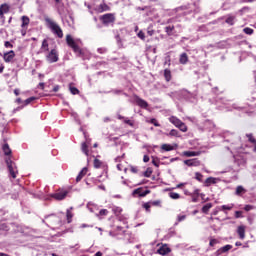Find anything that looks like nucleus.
Wrapping results in <instances>:
<instances>
[{
	"instance_id": "nucleus-1",
	"label": "nucleus",
	"mask_w": 256,
	"mask_h": 256,
	"mask_svg": "<svg viewBox=\"0 0 256 256\" xmlns=\"http://www.w3.org/2000/svg\"><path fill=\"white\" fill-rule=\"evenodd\" d=\"M49 29H51L52 33L54 35H57V37H59V39H63V30L61 29V26H59V24H57L55 21H53L50 18H46L45 19Z\"/></svg>"
},
{
	"instance_id": "nucleus-2",
	"label": "nucleus",
	"mask_w": 256,
	"mask_h": 256,
	"mask_svg": "<svg viewBox=\"0 0 256 256\" xmlns=\"http://www.w3.org/2000/svg\"><path fill=\"white\" fill-rule=\"evenodd\" d=\"M169 121L172 125H175V127L180 129V131L187 133V125H185V123H183L179 118L172 116L169 118Z\"/></svg>"
},
{
	"instance_id": "nucleus-3",
	"label": "nucleus",
	"mask_w": 256,
	"mask_h": 256,
	"mask_svg": "<svg viewBox=\"0 0 256 256\" xmlns=\"http://www.w3.org/2000/svg\"><path fill=\"white\" fill-rule=\"evenodd\" d=\"M6 165L8 167V171L13 179L17 178V165L11 159H6Z\"/></svg>"
},
{
	"instance_id": "nucleus-4",
	"label": "nucleus",
	"mask_w": 256,
	"mask_h": 256,
	"mask_svg": "<svg viewBox=\"0 0 256 256\" xmlns=\"http://www.w3.org/2000/svg\"><path fill=\"white\" fill-rule=\"evenodd\" d=\"M100 21H102L103 25H111V23H115V15L108 13L100 16Z\"/></svg>"
},
{
	"instance_id": "nucleus-5",
	"label": "nucleus",
	"mask_w": 256,
	"mask_h": 256,
	"mask_svg": "<svg viewBox=\"0 0 256 256\" xmlns=\"http://www.w3.org/2000/svg\"><path fill=\"white\" fill-rule=\"evenodd\" d=\"M66 43L69 45V47L73 48V51L75 53H78V55H81V48L77 46V44L75 43V40H73V37H71V35L66 36Z\"/></svg>"
},
{
	"instance_id": "nucleus-6",
	"label": "nucleus",
	"mask_w": 256,
	"mask_h": 256,
	"mask_svg": "<svg viewBox=\"0 0 256 256\" xmlns=\"http://www.w3.org/2000/svg\"><path fill=\"white\" fill-rule=\"evenodd\" d=\"M46 61H48V63H57V61H59V54H57V50L52 49L46 56Z\"/></svg>"
},
{
	"instance_id": "nucleus-7",
	"label": "nucleus",
	"mask_w": 256,
	"mask_h": 256,
	"mask_svg": "<svg viewBox=\"0 0 256 256\" xmlns=\"http://www.w3.org/2000/svg\"><path fill=\"white\" fill-rule=\"evenodd\" d=\"M67 195H69V190H59L58 192L54 193L51 195V197H53V199H56V201H63V199H65V197H67Z\"/></svg>"
},
{
	"instance_id": "nucleus-8",
	"label": "nucleus",
	"mask_w": 256,
	"mask_h": 256,
	"mask_svg": "<svg viewBox=\"0 0 256 256\" xmlns=\"http://www.w3.org/2000/svg\"><path fill=\"white\" fill-rule=\"evenodd\" d=\"M134 103H136V105H138V107H141L142 109H147V107H149V103L141 99L139 96H134Z\"/></svg>"
},
{
	"instance_id": "nucleus-9",
	"label": "nucleus",
	"mask_w": 256,
	"mask_h": 256,
	"mask_svg": "<svg viewBox=\"0 0 256 256\" xmlns=\"http://www.w3.org/2000/svg\"><path fill=\"white\" fill-rule=\"evenodd\" d=\"M151 191L149 190H143V188H137L133 191L132 195H138L139 197H147Z\"/></svg>"
},
{
	"instance_id": "nucleus-10",
	"label": "nucleus",
	"mask_w": 256,
	"mask_h": 256,
	"mask_svg": "<svg viewBox=\"0 0 256 256\" xmlns=\"http://www.w3.org/2000/svg\"><path fill=\"white\" fill-rule=\"evenodd\" d=\"M184 164L187 165L188 167H199L201 165V161H199V159L197 158H194L185 160Z\"/></svg>"
},
{
	"instance_id": "nucleus-11",
	"label": "nucleus",
	"mask_w": 256,
	"mask_h": 256,
	"mask_svg": "<svg viewBox=\"0 0 256 256\" xmlns=\"http://www.w3.org/2000/svg\"><path fill=\"white\" fill-rule=\"evenodd\" d=\"M199 189H195L193 193L189 192V190L185 189L184 190V195H189L190 197H192V203H198V199L197 197H195V195H199Z\"/></svg>"
},
{
	"instance_id": "nucleus-12",
	"label": "nucleus",
	"mask_w": 256,
	"mask_h": 256,
	"mask_svg": "<svg viewBox=\"0 0 256 256\" xmlns=\"http://www.w3.org/2000/svg\"><path fill=\"white\" fill-rule=\"evenodd\" d=\"M14 58H15V52L13 50L6 52L3 55V59L6 63H11V61H13Z\"/></svg>"
},
{
	"instance_id": "nucleus-13",
	"label": "nucleus",
	"mask_w": 256,
	"mask_h": 256,
	"mask_svg": "<svg viewBox=\"0 0 256 256\" xmlns=\"http://www.w3.org/2000/svg\"><path fill=\"white\" fill-rule=\"evenodd\" d=\"M157 253L159 255H169V253H171V248H169V246H167V244L162 245L158 250Z\"/></svg>"
},
{
	"instance_id": "nucleus-14",
	"label": "nucleus",
	"mask_w": 256,
	"mask_h": 256,
	"mask_svg": "<svg viewBox=\"0 0 256 256\" xmlns=\"http://www.w3.org/2000/svg\"><path fill=\"white\" fill-rule=\"evenodd\" d=\"M89 145H91V142L86 138V142L82 143L81 146V150L86 157H89Z\"/></svg>"
},
{
	"instance_id": "nucleus-15",
	"label": "nucleus",
	"mask_w": 256,
	"mask_h": 256,
	"mask_svg": "<svg viewBox=\"0 0 256 256\" xmlns=\"http://www.w3.org/2000/svg\"><path fill=\"white\" fill-rule=\"evenodd\" d=\"M231 249H233V246L231 245H225L224 247H221L220 249H218L215 253L216 256L221 255L222 253H227L228 251H231Z\"/></svg>"
},
{
	"instance_id": "nucleus-16",
	"label": "nucleus",
	"mask_w": 256,
	"mask_h": 256,
	"mask_svg": "<svg viewBox=\"0 0 256 256\" xmlns=\"http://www.w3.org/2000/svg\"><path fill=\"white\" fill-rule=\"evenodd\" d=\"M87 209L90 211V213H97V211H99V206L93 202H89L87 204Z\"/></svg>"
},
{
	"instance_id": "nucleus-17",
	"label": "nucleus",
	"mask_w": 256,
	"mask_h": 256,
	"mask_svg": "<svg viewBox=\"0 0 256 256\" xmlns=\"http://www.w3.org/2000/svg\"><path fill=\"white\" fill-rule=\"evenodd\" d=\"M5 13H9V5L2 4L0 6V18H3V15H5Z\"/></svg>"
},
{
	"instance_id": "nucleus-18",
	"label": "nucleus",
	"mask_w": 256,
	"mask_h": 256,
	"mask_svg": "<svg viewBox=\"0 0 256 256\" xmlns=\"http://www.w3.org/2000/svg\"><path fill=\"white\" fill-rule=\"evenodd\" d=\"M85 175H87V167H84L78 174V176L76 177V181L77 183H79V181H81L83 179V177H85Z\"/></svg>"
},
{
	"instance_id": "nucleus-19",
	"label": "nucleus",
	"mask_w": 256,
	"mask_h": 256,
	"mask_svg": "<svg viewBox=\"0 0 256 256\" xmlns=\"http://www.w3.org/2000/svg\"><path fill=\"white\" fill-rule=\"evenodd\" d=\"M181 65H187L188 61H189V57L187 56V53H182L180 55V59H179Z\"/></svg>"
},
{
	"instance_id": "nucleus-20",
	"label": "nucleus",
	"mask_w": 256,
	"mask_h": 256,
	"mask_svg": "<svg viewBox=\"0 0 256 256\" xmlns=\"http://www.w3.org/2000/svg\"><path fill=\"white\" fill-rule=\"evenodd\" d=\"M237 232L240 239H245V226H239Z\"/></svg>"
},
{
	"instance_id": "nucleus-21",
	"label": "nucleus",
	"mask_w": 256,
	"mask_h": 256,
	"mask_svg": "<svg viewBox=\"0 0 256 256\" xmlns=\"http://www.w3.org/2000/svg\"><path fill=\"white\" fill-rule=\"evenodd\" d=\"M113 213L119 217L121 213H123V209L121 207L114 206L112 208Z\"/></svg>"
},
{
	"instance_id": "nucleus-22",
	"label": "nucleus",
	"mask_w": 256,
	"mask_h": 256,
	"mask_svg": "<svg viewBox=\"0 0 256 256\" xmlns=\"http://www.w3.org/2000/svg\"><path fill=\"white\" fill-rule=\"evenodd\" d=\"M175 149L171 144H163L161 146L162 151H173Z\"/></svg>"
},
{
	"instance_id": "nucleus-23",
	"label": "nucleus",
	"mask_w": 256,
	"mask_h": 256,
	"mask_svg": "<svg viewBox=\"0 0 256 256\" xmlns=\"http://www.w3.org/2000/svg\"><path fill=\"white\" fill-rule=\"evenodd\" d=\"M185 157H198L200 155L199 152L186 151L184 152Z\"/></svg>"
},
{
	"instance_id": "nucleus-24",
	"label": "nucleus",
	"mask_w": 256,
	"mask_h": 256,
	"mask_svg": "<svg viewBox=\"0 0 256 256\" xmlns=\"http://www.w3.org/2000/svg\"><path fill=\"white\" fill-rule=\"evenodd\" d=\"M42 51H49V42H47V39H44L41 46Z\"/></svg>"
},
{
	"instance_id": "nucleus-25",
	"label": "nucleus",
	"mask_w": 256,
	"mask_h": 256,
	"mask_svg": "<svg viewBox=\"0 0 256 256\" xmlns=\"http://www.w3.org/2000/svg\"><path fill=\"white\" fill-rule=\"evenodd\" d=\"M71 210H73V207H71L70 209H68V210H67V213H66V217H67L68 223H71V219H73V213H71Z\"/></svg>"
},
{
	"instance_id": "nucleus-26",
	"label": "nucleus",
	"mask_w": 256,
	"mask_h": 256,
	"mask_svg": "<svg viewBox=\"0 0 256 256\" xmlns=\"http://www.w3.org/2000/svg\"><path fill=\"white\" fill-rule=\"evenodd\" d=\"M21 19H22V27H27V25H29V23H30L29 17L22 16Z\"/></svg>"
},
{
	"instance_id": "nucleus-27",
	"label": "nucleus",
	"mask_w": 256,
	"mask_h": 256,
	"mask_svg": "<svg viewBox=\"0 0 256 256\" xmlns=\"http://www.w3.org/2000/svg\"><path fill=\"white\" fill-rule=\"evenodd\" d=\"M164 77H165L166 81H171V70L165 69L164 70Z\"/></svg>"
},
{
	"instance_id": "nucleus-28",
	"label": "nucleus",
	"mask_w": 256,
	"mask_h": 256,
	"mask_svg": "<svg viewBox=\"0 0 256 256\" xmlns=\"http://www.w3.org/2000/svg\"><path fill=\"white\" fill-rule=\"evenodd\" d=\"M211 207H213V204H211V203L204 205L202 207V213H209V209H211Z\"/></svg>"
},
{
	"instance_id": "nucleus-29",
	"label": "nucleus",
	"mask_w": 256,
	"mask_h": 256,
	"mask_svg": "<svg viewBox=\"0 0 256 256\" xmlns=\"http://www.w3.org/2000/svg\"><path fill=\"white\" fill-rule=\"evenodd\" d=\"M3 151L5 155H11V148H9V144L3 145Z\"/></svg>"
},
{
	"instance_id": "nucleus-30",
	"label": "nucleus",
	"mask_w": 256,
	"mask_h": 256,
	"mask_svg": "<svg viewBox=\"0 0 256 256\" xmlns=\"http://www.w3.org/2000/svg\"><path fill=\"white\" fill-rule=\"evenodd\" d=\"M169 197H170L171 199H175V200L181 199V195H179V193H176V192H170V193H169Z\"/></svg>"
},
{
	"instance_id": "nucleus-31",
	"label": "nucleus",
	"mask_w": 256,
	"mask_h": 256,
	"mask_svg": "<svg viewBox=\"0 0 256 256\" xmlns=\"http://www.w3.org/2000/svg\"><path fill=\"white\" fill-rule=\"evenodd\" d=\"M217 178L210 177L206 180L207 185H215L217 183Z\"/></svg>"
},
{
	"instance_id": "nucleus-32",
	"label": "nucleus",
	"mask_w": 256,
	"mask_h": 256,
	"mask_svg": "<svg viewBox=\"0 0 256 256\" xmlns=\"http://www.w3.org/2000/svg\"><path fill=\"white\" fill-rule=\"evenodd\" d=\"M226 23H228V25H235V16H229L226 19Z\"/></svg>"
},
{
	"instance_id": "nucleus-33",
	"label": "nucleus",
	"mask_w": 256,
	"mask_h": 256,
	"mask_svg": "<svg viewBox=\"0 0 256 256\" xmlns=\"http://www.w3.org/2000/svg\"><path fill=\"white\" fill-rule=\"evenodd\" d=\"M101 165H103V163L99 159L95 158L94 159V167H95V169H100Z\"/></svg>"
},
{
	"instance_id": "nucleus-34",
	"label": "nucleus",
	"mask_w": 256,
	"mask_h": 256,
	"mask_svg": "<svg viewBox=\"0 0 256 256\" xmlns=\"http://www.w3.org/2000/svg\"><path fill=\"white\" fill-rule=\"evenodd\" d=\"M70 92L72 93V95H79V89L73 87V86H69Z\"/></svg>"
},
{
	"instance_id": "nucleus-35",
	"label": "nucleus",
	"mask_w": 256,
	"mask_h": 256,
	"mask_svg": "<svg viewBox=\"0 0 256 256\" xmlns=\"http://www.w3.org/2000/svg\"><path fill=\"white\" fill-rule=\"evenodd\" d=\"M173 29H175V27H173V26H167V27L165 28V31H166L167 35H173Z\"/></svg>"
},
{
	"instance_id": "nucleus-36",
	"label": "nucleus",
	"mask_w": 256,
	"mask_h": 256,
	"mask_svg": "<svg viewBox=\"0 0 256 256\" xmlns=\"http://www.w3.org/2000/svg\"><path fill=\"white\" fill-rule=\"evenodd\" d=\"M109 211L107 209H102L99 211V214L96 213V217H99L100 216H105V215H108Z\"/></svg>"
},
{
	"instance_id": "nucleus-37",
	"label": "nucleus",
	"mask_w": 256,
	"mask_h": 256,
	"mask_svg": "<svg viewBox=\"0 0 256 256\" xmlns=\"http://www.w3.org/2000/svg\"><path fill=\"white\" fill-rule=\"evenodd\" d=\"M241 193H245V188H243V186H238L236 188V195H241Z\"/></svg>"
},
{
	"instance_id": "nucleus-38",
	"label": "nucleus",
	"mask_w": 256,
	"mask_h": 256,
	"mask_svg": "<svg viewBox=\"0 0 256 256\" xmlns=\"http://www.w3.org/2000/svg\"><path fill=\"white\" fill-rule=\"evenodd\" d=\"M37 99L36 97H30L24 101V105H29L30 103H33Z\"/></svg>"
},
{
	"instance_id": "nucleus-39",
	"label": "nucleus",
	"mask_w": 256,
	"mask_h": 256,
	"mask_svg": "<svg viewBox=\"0 0 256 256\" xmlns=\"http://www.w3.org/2000/svg\"><path fill=\"white\" fill-rule=\"evenodd\" d=\"M185 219H187V215H178L177 216L178 223H181V221H185Z\"/></svg>"
},
{
	"instance_id": "nucleus-40",
	"label": "nucleus",
	"mask_w": 256,
	"mask_h": 256,
	"mask_svg": "<svg viewBox=\"0 0 256 256\" xmlns=\"http://www.w3.org/2000/svg\"><path fill=\"white\" fill-rule=\"evenodd\" d=\"M244 33H246V35H253V29L251 28H244Z\"/></svg>"
},
{
	"instance_id": "nucleus-41",
	"label": "nucleus",
	"mask_w": 256,
	"mask_h": 256,
	"mask_svg": "<svg viewBox=\"0 0 256 256\" xmlns=\"http://www.w3.org/2000/svg\"><path fill=\"white\" fill-rule=\"evenodd\" d=\"M147 33L150 37H153V34L155 33V30L151 28V26L148 27Z\"/></svg>"
},
{
	"instance_id": "nucleus-42",
	"label": "nucleus",
	"mask_w": 256,
	"mask_h": 256,
	"mask_svg": "<svg viewBox=\"0 0 256 256\" xmlns=\"http://www.w3.org/2000/svg\"><path fill=\"white\" fill-rule=\"evenodd\" d=\"M151 173H153V171H151V168H148V169L144 172V177H151Z\"/></svg>"
},
{
	"instance_id": "nucleus-43",
	"label": "nucleus",
	"mask_w": 256,
	"mask_h": 256,
	"mask_svg": "<svg viewBox=\"0 0 256 256\" xmlns=\"http://www.w3.org/2000/svg\"><path fill=\"white\" fill-rule=\"evenodd\" d=\"M137 35H138L139 39H141L142 41H145V33H143V31L138 32Z\"/></svg>"
},
{
	"instance_id": "nucleus-44",
	"label": "nucleus",
	"mask_w": 256,
	"mask_h": 256,
	"mask_svg": "<svg viewBox=\"0 0 256 256\" xmlns=\"http://www.w3.org/2000/svg\"><path fill=\"white\" fill-rule=\"evenodd\" d=\"M143 208L146 209V211L149 213V211L151 209V204L150 203H145V204H143Z\"/></svg>"
},
{
	"instance_id": "nucleus-45",
	"label": "nucleus",
	"mask_w": 256,
	"mask_h": 256,
	"mask_svg": "<svg viewBox=\"0 0 256 256\" xmlns=\"http://www.w3.org/2000/svg\"><path fill=\"white\" fill-rule=\"evenodd\" d=\"M231 209H233V206H228V205H223L222 206L223 211H231Z\"/></svg>"
},
{
	"instance_id": "nucleus-46",
	"label": "nucleus",
	"mask_w": 256,
	"mask_h": 256,
	"mask_svg": "<svg viewBox=\"0 0 256 256\" xmlns=\"http://www.w3.org/2000/svg\"><path fill=\"white\" fill-rule=\"evenodd\" d=\"M108 9H109V6H107L106 4L100 5V11H107Z\"/></svg>"
},
{
	"instance_id": "nucleus-47",
	"label": "nucleus",
	"mask_w": 256,
	"mask_h": 256,
	"mask_svg": "<svg viewBox=\"0 0 256 256\" xmlns=\"http://www.w3.org/2000/svg\"><path fill=\"white\" fill-rule=\"evenodd\" d=\"M247 137H248L250 143H255L256 144V140L253 138L252 134H247Z\"/></svg>"
},
{
	"instance_id": "nucleus-48",
	"label": "nucleus",
	"mask_w": 256,
	"mask_h": 256,
	"mask_svg": "<svg viewBox=\"0 0 256 256\" xmlns=\"http://www.w3.org/2000/svg\"><path fill=\"white\" fill-rule=\"evenodd\" d=\"M178 134H179V132H178L177 130H175V129H172V130L170 131V135H171L172 137H177Z\"/></svg>"
},
{
	"instance_id": "nucleus-49",
	"label": "nucleus",
	"mask_w": 256,
	"mask_h": 256,
	"mask_svg": "<svg viewBox=\"0 0 256 256\" xmlns=\"http://www.w3.org/2000/svg\"><path fill=\"white\" fill-rule=\"evenodd\" d=\"M219 242L217 241V239H212L210 240V247H215V245H217Z\"/></svg>"
},
{
	"instance_id": "nucleus-50",
	"label": "nucleus",
	"mask_w": 256,
	"mask_h": 256,
	"mask_svg": "<svg viewBox=\"0 0 256 256\" xmlns=\"http://www.w3.org/2000/svg\"><path fill=\"white\" fill-rule=\"evenodd\" d=\"M97 52L103 55V53H107V48H98Z\"/></svg>"
},
{
	"instance_id": "nucleus-51",
	"label": "nucleus",
	"mask_w": 256,
	"mask_h": 256,
	"mask_svg": "<svg viewBox=\"0 0 256 256\" xmlns=\"http://www.w3.org/2000/svg\"><path fill=\"white\" fill-rule=\"evenodd\" d=\"M195 177H196L197 181H201V179L203 178V175H201V173H199V172H196Z\"/></svg>"
},
{
	"instance_id": "nucleus-52",
	"label": "nucleus",
	"mask_w": 256,
	"mask_h": 256,
	"mask_svg": "<svg viewBox=\"0 0 256 256\" xmlns=\"http://www.w3.org/2000/svg\"><path fill=\"white\" fill-rule=\"evenodd\" d=\"M4 46H5L6 48L12 49L13 44H11V42H9V41H6V42L4 43Z\"/></svg>"
},
{
	"instance_id": "nucleus-53",
	"label": "nucleus",
	"mask_w": 256,
	"mask_h": 256,
	"mask_svg": "<svg viewBox=\"0 0 256 256\" xmlns=\"http://www.w3.org/2000/svg\"><path fill=\"white\" fill-rule=\"evenodd\" d=\"M241 215H243V212H242V211H236V212H235V217H236V219L241 218Z\"/></svg>"
},
{
	"instance_id": "nucleus-54",
	"label": "nucleus",
	"mask_w": 256,
	"mask_h": 256,
	"mask_svg": "<svg viewBox=\"0 0 256 256\" xmlns=\"http://www.w3.org/2000/svg\"><path fill=\"white\" fill-rule=\"evenodd\" d=\"M244 209H245L246 211H251V210L253 209V206H252V205H246V206L244 207Z\"/></svg>"
},
{
	"instance_id": "nucleus-55",
	"label": "nucleus",
	"mask_w": 256,
	"mask_h": 256,
	"mask_svg": "<svg viewBox=\"0 0 256 256\" xmlns=\"http://www.w3.org/2000/svg\"><path fill=\"white\" fill-rule=\"evenodd\" d=\"M143 161H144V163H149V156L148 155H144Z\"/></svg>"
},
{
	"instance_id": "nucleus-56",
	"label": "nucleus",
	"mask_w": 256,
	"mask_h": 256,
	"mask_svg": "<svg viewBox=\"0 0 256 256\" xmlns=\"http://www.w3.org/2000/svg\"><path fill=\"white\" fill-rule=\"evenodd\" d=\"M125 123L127 125H130L131 127H133V122H131V120H125Z\"/></svg>"
},
{
	"instance_id": "nucleus-57",
	"label": "nucleus",
	"mask_w": 256,
	"mask_h": 256,
	"mask_svg": "<svg viewBox=\"0 0 256 256\" xmlns=\"http://www.w3.org/2000/svg\"><path fill=\"white\" fill-rule=\"evenodd\" d=\"M137 171H138V170H137V167H131V172H132V173H137Z\"/></svg>"
},
{
	"instance_id": "nucleus-58",
	"label": "nucleus",
	"mask_w": 256,
	"mask_h": 256,
	"mask_svg": "<svg viewBox=\"0 0 256 256\" xmlns=\"http://www.w3.org/2000/svg\"><path fill=\"white\" fill-rule=\"evenodd\" d=\"M117 169H118V171H123V166L121 164H118Z\"/></svg>"
},
{
	"instance_id": "nucleus-59",
	"label": "nucleus",
	"mask_w": 256,
	"mask_h": 256,
	"mask_svg": "<svg viewBox=\"0 0 256 256\" xmlns=\"http://www.w3.org/2000/svg\"><path fill=\"white\" fill-rule=\"evenodd\" d=\"M152 163H153V165H155V167H159V162L153 160Z\"/></svg>"
},
{
	"instance_id": "nucleus-60",
	"label": "nucleus",
	"mask_w": 256,
	"mask_h": 256,
	"mask_svg": "<svg viewBox=\"0 0 256 256\" xmlns=\"http://www.w3.org/2000/svg\"><path fill=\"white\" fill-rule=\"evenodd\" d=\"M4 69H5V66H3V64H1L0 65V73H3Z\"/></svg>"
},
{
	"instance_id": "nucleus-61",
	"label": "nucleus",
	"mask_w": 256,
	"mask_h": 256,
	"mask_svg": "<svg viewBox=\"0 0 256 256\" xmlns=\"http://www.w3.org/2000/svg\"><path fill=\"white\" fill-rule=\"evenodd\" d=\"M19 93H20L19 89H15V90H14V95L18 96Z\"/></svg>"
},
{
	"instance_id": "nucleus-62",
	"label": "nucleus",
	"mask_w": 256,
	"mask_h": 256,
	"mask_svg": "<svg viewBox=\"0 0 256 256\" xmlns=\"http://www.w3.org/2000/svg\"><path fill=\"white\" fill-rule=\"evenodd\" d=\"M53 91H54V93H57V91H59V86H55V87L53 88Z\"/></svg>"
},
{
	"instance_id": "nucleus-63",
	"label": "nucleus",
	"mask_w": 256,
	"mask_h": 256,
	"mask_svg": "<svg viewBox=\"0 0 256 256\" xmlns=\"http://www.w3.org/2000/svg\"><path fill=\"white\" fill-rule=\"evenodd\" d=\"M94 256H103V253L97 252Z\"/></svg>"
},
{
	"instance_id": "nucleus-64",
	"label": "nucleus",
	"mask_w": 256,
	"mask_h": 256,
	"mask_svg": "<svg viewBox=\"0 0 256 256\" xmlns=\"http://www.w3.org/2000/svg\"><path fill=\"white\" fill-rule=\"evenodd\" d=\"M16 103H23V100H21V98H18V99L16 100Z\"/></svg>"
}]
</instances>
